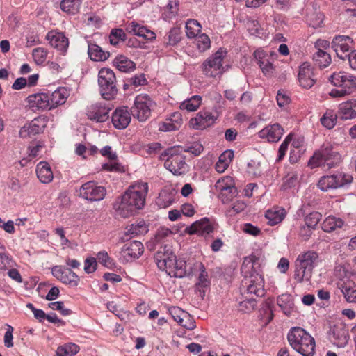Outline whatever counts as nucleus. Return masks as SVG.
Here are the masks:
<instances>
[{"label":"nucleus","instance_id":"72a5a7b5","mask_svg":"<svg viewBox=\"0 0 356 356\" xmlns=\"http://www.w3.org/2000/svg\"><path fill=\"white\" fill-rule=\"evenodd\" d=\"M286 216V211L283 208H273L266 212L265 217L268 220V224L273 226L281 222Z\"/></svg>","mask_w":356,"mask_h":356},{"label":"nucleus","instance_id":"4c0bfd02","mask_svg":"<svg viewBox=\"0 0 356 356\" xmlns=\"http://www.w3.org/2000/svg\"><path fill=\"white\" fill-rule=\"evenodd\" d=\"M313 60L315 65L320 68L327 67L331 63V56L326 51L318 49L314 55Z\"/></svg>","mask_w":356,"mask_h":356},{"label":"nucleus","instance_id":"c03bdc74","mask_svg":"<svg viewBox=\"0 0 356 356\" xmlns=\"http://www.w3.org/2000/svg\"><path fill=\"white\" fill-rule=\"evenodd\" d=\"M201 25L195 19H188L186 23V33L189 38H196L201 31Z\"/></svg>","mask_w":356,"mask_h":356},{"label":"nucleus","instance_id":"338daca9","mask_svg":"<svg viewBox=\"0 0 356 356\" xmlns=\"http://www.w3.org/2000/svg\"><path fill=\"white\" fill-rule=\"evenodd\" d=\"M13 327H11L10 325H8V327L4 334V339H3L4 345L7 348H11L13 346Z\"/></svg>","mask_w":356,"mask_h":356},{"label":"nucleus","instance_id":"ea45409f","mask_svg":"<svg viewBox=\"0 0 356 356\" xmlns=\"http://www.w3.org/2000/svg\"><path fill=\"white\" fill-rule=\"evenodd\" d=\"M201 103L202 97L200 95H194L181 102L179 107L181 110L195 111L200 107Z\"/></svg>","mask_w":356,"mask_h":356},{"label":"nucleus","instance_id":"c85d7f7f","mask_svg":"<svg viewBox=\"0 0 356 356\" xmlns=\"http://www.w3.org/2000/svg\"><path fill=\"white\" fill-rule=\"evenodd\" d=\"M69 95L70 92L67 88H58L49 95L51 108H55L59 105L65 104Z\"/></svg>","mask_w":356,"mask_h":356},{"label":"nucleus","instance_id":"a19ab883","mask_svg":"<svg viewBox=\"0 0 356 356\" xmlns=\"http://www.w3.org/2000/svg\"><path fill=\"white\" fill-rule=\"evenodd\" d=\"M343 225V222L341 218L334 216H328L322 224V229L325 232H330L337 228H341Z\"/></svg>","mask_w":356,"mask_h":356},{"label":"nucleus","instance_id":"39448f33","mask_svg":"<svg viewBox=\"0 0 356 356\" xmlns=\"http://www.w3.org/2000/svg\"><path fill=\"white\" fill-rule=\"evenodd\" d=\"M181 146H174L167 149L161 154L165 161V168L175 175H181L187 171L188 165Z\"/></svg>","mask_w":356,"mask_h":356},{"label":"nucleus","instance_id":"13d9d810","mask_svg":"<svg viewBox=\"0 0 356 356\" xmlns=\"http://www.w3.org/2000/svg\"><path fill=\"white\" fill-rule=\"evenodd\" d=\"M49 307L53 310L59 311L63 316H68L72 314L70 309L64 307V304L61 301L51 302L49 304Z\"/></svg>","mask_w":356,"mask_h":356},{"label":"nucleus","instance_id":"a211bd4d","mask_svg":"<svg viewBox=\"0 0 356 356\" xmlns=\"http://www.w3.org/2000/svg\"><path fill=\"white\" fill-rule=\"evenodd\" d=\"M213 229V225L210 220L208 218H203L187 227L185 232L190 235L197 234L206 237L211 234Z\"/></svg>","mask_w":356,"mask_h":356},{"label":"nucleus","instance_id":"4be33fe9","mask_svg":"<svg viewBox=\"0 0 356 356\" xmlns=\"http://www.w3.org/2000/svg\"><path fill=\"white\" fill-rule=\"evenodd\" d=\"M131 120V113L127 106L117 108L111 117L112 123L118 129H125L129 124Z\"/></svg>","mask_w":356,"mask_h":356},{"label":"nucleus","instance_id":"e2e57ef3","mask_svg":"<svg viewBox=\"0 0 356 356\" xmlns=\"http://www.w3.org/2000/svg\"><path fill=\"white\" fill-rule=\"evenodd\" d=\"M172 233V231L167 227H160L156 231V233L154 236V240L156 242L160 243L164 238L168 236Z\"/></svg>","mask_w":356,"mask_h":356},{"label":"nucleus","instance_id":"f257e3e1","mask_svg":"<svg viewBox=\"0 0 356 356\" xmlns=\"http://www.w3.org/2000/svg\"><path fill=\"white\" fill-rule=\"evenodd\" d=\"M147 191L148 185L146 182H137L130 186L113 204L117 215L128 218L137 210L141 209L144 207Z\"/></svg>","mask_w":356,"mask_h":356},{"label":"nucleus","instance_id":"09e8293b","mask_svg":"<svg viewBox=\"0 0 356 356\" xmlns=\"http://www.w3.org/2000/svg\"><path fill=\"white\" fill-rule=\"evenodd\" d=\"M334 179L333 175L323 176L318 183V187L323 191H327L329 189H335Z\"/></svg>","mask_w":356,"mask_h":356},{"label":"nucleus","instance_id":"37998d69","mask_svg":"<svg viewBox=\"0 0 356 356\" xmlns=\"http://www.w3.org/2000/svg\"><path fill=\"white\" fill-rule=\"evenodd\" d=\"M80 6V0H63L60 3L61 10L71 15L77 13L79 10Z\"/></svg>","mask_w":356,"mask_h":356},{"label":"nucleus","instance_id":"7ed1b4c3","mask_svg":"<svg viewBox=\"0 0 356 356\" xmlns=\"http://www.w3.org/2000/svg\"><path fill=\"white\" fill-rule=\"evenodd\" d=\"M318 261L319 255L316 251L308 250L300 254L294 264L293 277L296 282L300 283L304 280L308 281L312 277L314 268Z\"/></svg>","mask_w":356,"mask_h":356},{"label":"nucleus","instance_id":"cd10ccee","mask_svg":"<svg viewBox=\"0 0 356 356\" xmlns=\"http://www.w3.org/2000/svg\"><path fill=\"white\" fill-rule=\"evenodd\" d=\"M338 116L343 120L356 118V99H350L339 106Z\"/></svg>","mask_w":356,"mask_h":356},{"label":"nucleus","instance_id":"9d476101","mask_svg":"<svg viewBox=\"0 0 356 356\" xmlns=\"http://www.w3.org/2000/svg\"><path fill=\"white\" fill-rule=\"evenodd\" d=\"M106 195L105 187L98 185L95 181H88L79 188V196L90 202L100 201Z\"/></svg>","mask_w":356,"mask_h":356},{"label":"nucleus","instance_id":"aec40b11","mask_svg":"<svg viewBox=\"0 0 356 356\" xmlns=\"http://www.w3.org/2000/svg\"><path fill=\"white\" fill-rule=\"evenodd\" d=\"M217 119V116L213 115L208 111H201L195 118L190 120V126L195 129H204L213 124Z\"/></svg>","mask_w":356,"mask_h":356},{"label":"nucleus","instance_id":"49530a36","mask_svg":"<svg viewBox=\"0 0 356 356\" xmlns=\"http://www.w3.org/2000/svg\"><path fill=\"white\" fill-rule=\"evenodd\" d=\"M126 40V34L122 29H113L109 35L111 44L117 46L120 42Z\"/></svg>","mask_w":356,"mask_h":356},{"label":"nucleus","instance_id":"4468645a","mask_svg":"<svg viewBox=\"0 0 356 356\" xmlns=\"http://www.w3.org/2000/svg\"><path fill=\"white\" fill-rule=\"evenodd\" d=\"M52 275L60 282L71 286H76L79 282V277L70 268L63 266H55L51 268Z\"/></svg>","mask_w":356,"mask_h":356},{"label":"nucleus","instance_id":"b1692460","mask_svg":"<svg viewBox=\"0 0 356 356\" xmlns=\"http://www.w3.org/2000/svg\"><path fill=\"white\" fill-rule=\"evenodd\" d=\"M143 245L138 241H133L125 243L121 250L122 257L129 261L132 259L138 258L143 253Z\"/></svg>","mask_w":356,"mask_h":356},{"label":"nucleus","instance_id":"c756f323","mask_svg":"<svg viewBox=\"0 0 356 356\" xmlns=\"http://www.w3.org/2000/svg\"><path fill=\"white\" fill-rule=\"evenodd\" d=\"M277 304L284 314L289 316L294 310L295 305L293 297L288 293H284L277 297Z\"/></svg>","mask_w":356,"mask_h":356},{"label":"nucleus","instance_id":"680f3d73","mask_svg":"<svg viewBox=\"0 0 356 356\" xmlns=\"http://www.w3.org/2000/svg\"><path fill=\"white\" fill-rule=\"evenodd\" d=\"M97 259L94 257L88 258L84 262V270L86 273H92L97 269Z\"/></svg>","mask_w":356,"mask_h":356},{"label":"nucleus","instance_id":"7c9ffc66","mask_svg":"<svg viewBox=\"0 0 356 356\" xmlns=\"http://www.w3.org/2000/svg\"><path fill=\"white\" fill-rule=\"evenodd\" d=\"M36 174L39 180L44 184L50 183L54 178L51 169L46 162H40L37 165Z\"/></svg>","mask_w":356,"mask_h":356},{"label":"nucleus","instance_id":"5fc2aeb1","mask_svg":"<svg viewBox=\"0 0 356 356\" xmlns=\"http://www.w3.org/2000/svg\"><path fill=\"white\" fill-rule=\"evenodd\" d=\"M33 58L38 65L42 64L47 56V51L42 47H38L33 50Z\"/></svg>","mask_w":356,"mask_h":356},{"label":"nucleus","instance_id":"f03ea898","mask_svg":"<svg viewBox=\"0 0 356 356\" xmlns=\"http://www.w3.org/2000/svg\"><path fill=\"white\" fill-rule=\"evenodd\" d=\"M243 276L242 280L241 295L253 297L264 296V280L260 274V264L255 256L245 258L241 268Z\"/></svg>","mask_w":356,"mask_h":356},{"label":"nucleus","instance_id":"79ce46f5","mask_svg":"<svg viewBox=\"0 0 356 356\" xmlns=\"http://www.w3.org/2000/svg\"><path fill=\"white\" fill-rule=\"evenodd\" d=\"M80 348L79 346L74 343H67L63 346L58 347L56 350L57 356H72L76 355Z\"/></svg>","mask_w":356,"mask_h":356},{"label":"nucleus","instance_id":"393cba45","mask_svg":"<svg viewBox=\"0 0 356 356\" xmlns=\"http://www.w3.org/2000/svg\"><path fill=\"white\" fill-rule=\"evenodd\" d=\"M29 106L33 109L51 110L49 95L47 93H36L29 95L27 98Z\"/></svg>","mask_w":356,"mask_h":356},{"label":"nucleus","instance_id":"a878e982","mask_svg":"<svg viewBox=\"0 0 356 356\" xmlns=\"http://www.w3.org/2000/svg\"><path fill=\"white\" fill-rule=\"evenodd\" d=\"M313 76L314 72L311 65L308 63H304L300 67L298 73V80L300 86L305 88H312L315 83Z\"/></svg>","mask_w":356,"mask_h":356},{"label":"nucleus","instance_id":"6ab92c4d","mask_svg":"<svg viewBox=\"0 0 356 356\" xmlns=\"http://www.w3.org/2000/svg\"><path fill=\"white\" fill-rule=\"evenodd\" d=\"M353 43L351 38L347 35H337L332 41V48L337 56L341 60H345L347 54H349L350 44Z\"/></svg>","mask_w":356,"mask_h":356},{"label":"nucleus","instance_id":"f3484780","mask_svg":"<svg viewBox=\"0 0 356 356\" xmlns=\"http://www.w3.org/2000/svg\"><path fill=\"white\" fill-rule=\"evenodd\" d=\"M330 341L337 347H344L348 341V330L341 323L334 324L329 333Z\"/></svg>","mask_w":356,"mask_h":356},{"label":"nucleus","instance_id":"2f4dec72","mask_svg":"<svg viewBox=\"0 0 356 356\" xmlns=\"http://www.w3.org/2000/svg\"><path fill=\"white\" fill-rule=\"evenodd\" d=\"M88 54L94 61L106 60L110 56L108 51H104L99 46L90 42H88Z\"/></svg>","mask_w":356,"mask_h":356},{"label":"nucleus","instance_id":"58836bf2","mask_svg":"<svg viewBox=\"0 0 356 356\" xmlns=\"http://www.w3.org/2000/svg\"><path fill=\"white\" fill-rule=\"evenodd\" d=\"M244 299L238 302V310L243 313H250L256 307L255 298L249 295L243 296Z\"/></svg>","mask_w":356,"mask_h":356},{"label":"nucleus","instance_id":"6e6d98bb","mask_svg":"<svg viewBox=\"0 0 356 356\" xmlns=\"http://www.w3.org/2000/svg\"><path fill=\"white\" fill-rule=\"evenodd\" d=\"M183 321L181 320L179 324L183 327L192 330L195 328V321L194 318L188 313L185 312V315L183 316Z\"/></svg>","mask_w":356,"mask_h":356},{"label":"nucleus","instance_id":"20e7f679","mask_svg":"<svg viewBox=\"0 0 356 356\" xmlns=\"http://www.w3.org/2000/svg\"><path fill=\"white\" fill-rule=\"evenodd\" d=\"M291 347L302 356H313L315 351L314 339L304 329L296 327L288 334Z\"/></svg>","mask_w":356,"mask_h":356},{"label":"nucleus","instance_id":"8fccbe9b","mask_svg":"<svg viewBox=\"0 0 356 356\" xmlns=\"http://www.w3.org/2000/svg\"><path fill=\"white\" fill-rule=\"evenodd\" d=\"M195 42L200 51H205L209 49L211 46V41L208 35L206 34H200L196 37Z\"/></svg>","mask_w":356,"mask_h":356},{"label":"nucleus","instance_id":"423d86ee","mask_svg":"<svg viewBox=\"0 0 356 356\" xmlns=\"http://www.w3.org/2000/svg\"><path fill=\"white\" fill-rule=\"evenodd\" d=\"M341 156L330 144H325L322 146L321 150L316 152L309 159L308 165L312 168L318 166H323L327 169H330L339 164Z\"/></svg>","mask_w":356,"mask_h":356},{"label":"nucleus","instance_id":"473e14b6","mask_svg":"<svg viewBox=\"0 0 356 356\" xmlns=\"http://www.w3.org/2000/svg\"><path fill=\"white\" fill-rule=\"evenodd\" d=\"M126 229L125 234L129 236L131 238L144 235L147 234L149 230L148 225L143 220H140L130 225L127 227Z\"/></svg>","mask_w":356,"mask_h":356},{"label":"nucleus","instance_id":"603ef678","mask_svg":"<svg viewBox=\"0 0 356 356\" xmlns=\"http://www.w3.org/2000/svg\"><path fill=\"white\" fill-rule=\"evenodd\" d=\"M200 273L198 277V282L196 284V288L200 291L202 288H205L209 286V282L208 280V274L206 271L205 267L203 264H200Z\"/></svg>","mask_w":356,"mask_h":356},{"label":"nucleus","instance_id":"774afa93","mask_svg":"<svg viewBox=\"0 0 356 356\" xmlns=\"http://www.w3.org/2000/svg\"><path fill=\"white\" fill-rule=\"evenodd\" d=\"M128 82L134 86H144L146 83L147 80L145 75L141 74L129 79Z\"/></svg>","mask_w":356,"mask_h":356},{"label":"nucleus","instance_id":"f8f14e48","mask_svg":"<svg viewBox=\"0 0 356 356\" xmlns=\"http://www.w3.org/2000/svg\"><path fill=\"white\" fill-rule=\"evenodd\" d=\"M329 80L334 86L340 87L349 94L356 90V77L344 72L333 73Z\"/></svg>","mask_w":356,"mask_h":356},{"label":"nucleus","instance_id":"bf43d9fd","mask_svg":"<svg viewBox=\"0 0 356 356\" xmlns=\"http://www.w3.org/2000/svg\"><path fill=\"white\" fill-rule=\"evenodd\" d=\"M168 312L172 318L178 323L181 320L183 321V316L185 315V311L182 310L179 307H170L168 309Z\"/></svg>","mask_w":356,"mask_h":356},{"label":"nucleus","instance_id":"69168bd1","mask_svg":"<svg viewBox=\"0 0 356 356\" xmlns=\"http://www.w3.org/2000/svg\"><path fill=\"white\" fill-rule=\"evenodd\" d=\"M168 119L175 125L174 126L175 128L179 129L183 124L182 115L179 112L172 113Z\"/></svg>","mask_w":356,"mask_h":356},{"label":"nucleus","instance_id":"1a4fd4ad","mask_svg":"<svg viewBox=\"0 0 356 356\" xmlns=\"http://www.w3.org/2000/svg\"><path fill=\"white\" fill-rule=\"evenodd\" d=\"M226 55L227 51L220 48L215 54L209 56L202 65L204 74L209 77L222 75L224 72L222 61Z\"/></svg>","mask_w":356,"mask_h":356},{"label":"nucleus","instance_id":"3c124183","mask_svg":"<svg viewBox=\"0 0 356 356\" xmlns=\"http://www.w3.org/2000/svg\"><path fill=\"white\" fill-rule=\"evenodd\" d=\"M321 217L322 216L319 212L310 213L305 217V223L308 227L314 229L321 220Z\"/></svg>","mask_w":356,"mask_h":356},{"label":"nucleus","instance_id":"2eb2a0df","mask_svg":"<svg viewBox=\"0 0 356 356\" xmlns=\"http://www.w3.org/2000/svg\"><path fill=\"white\" fill-rule=\"evenodd\" d=\"M47 117L40 116L34 118L30 123L24 125L19 133L21 138H26L42 133L47 127Z\"/></svg>","mask_w":356,"mask_h":356},{"label":"nucleus","instance_id":"6e6552de","mask_svg":"<svg viewBox=\"0 0 356 356\" xmlns=\"http://www.w3.org/2000/svg\"><path fill=\"white\" fill-rule=\"evenodd\" d=\"M154 106V102L149 95L140 94L135 97L130 112L134 118L140 122H145L150 117Z\"/></svg>","mask_w":356,"mask_h":356},{"label":"nucleus","instance_id":"052dcab7","mask_svg":"<svg viewBox=\"0 0 356 356\" xmlns=\"http://www.w3.org/2000/svg\"><path fill=\"white\" fill-rule=\"evenodd\" d=\"M97 259L99 263L106 267H111L113 264V260L105 251L99 252L97 255Z\"/></svg>","mask_w":356,"mask_h":356},{"label":"nucleus","instance_id":"0e129e2a","mask_svg":"<svg viewBox=\"0 0 356 356\" xmlns=\"http://www.w3.org/2000/svg\"><path fill=\"white\" fill-rule=\"evenodd\" d=\"M243 231L253 236H259L261 234V229L251 223H245L243 225Z\"/></svg>","mask_w":356,"mask_h":356},{"label":"nucleus","instance_id":"dca6fc26","mask_svg":"<svg viewBox=\"0 0 356 356\" xmlns=\"http://www.w3.org/2000/svg\"><path fill=\"white\" fill-rule=\"evenodd\" d=\"M215 188L220 192V195L224 203L229 202L237 194V189L234 186L232 177L229 176L219 179L216 183Z\"/></svg>","mask_w":356,"mask_h":356},{"label":"nucleus","instance_id":"c9c22d12","mask_svg":"<svg viewBox=\"0 0 356 356\" xmlns=\"http://www.w3.org/2000/svg\"><path fill=\"white\" fill-rule=\"evenodd\" d=\"M113 63L121 72H127L135 69V63L123 55L116 56Z\"/></svg>","mask_w":356,"mask_h":356},{"label":"nucleus","instance_id":"de8ad7c7","mask_svg":"<svg viewBox=\"0 0 356 356\" xmlns=\"http://www.w3.org/2000/svg\"><path fill=\"white\" fill-rule=\"evenodd\" d=\"M336 121L337 115L334 114L333 111H327L321 118L322 125L328 129H331L334 127Z\"/></svg>","mask_w":356,"mask_h":356},{"label":"nucleus","instance_id":"5701e85b","mask_svg":"<svg viewBox=\"0 0 356 356\" xmlns=\"http://www.w3.org/2000/svg\"><path fill=\"white\" fill-rule=\"evenodd\" d=\"M46 38L52 47L63 54L66 52L69 46V41L63 33L51 31L47 33Z\"/></svg>","mask_w":356,"mask_h":356},{"label":"nucleus","instance_id":"a18cd8bd","mask_svg":"<svg viewBox=\"0 0 356 356\" xmlns=\"http://www.w3.org/2000/svg\"><path fill=\"white\" fill-rule=\"evenodd\" d=\"M332 175L334 179V184L335 188L343 187L346 184H350L353 181V177L350 174L338 172Z\"/></svg>","mask_w":356,"mask_h":356},{"label":"nucleus","instance_id":"ddd939ff","mask_svg":"<svg viewBox=\"0 0 356 356\" xmlns=\"http://www.w3.org/2000/svg\"><path fill=\"white\" fill-rule=\"evenodd\" d=\"M176 256L168 245L161 246L154 255V259L159 269L167 271L175 264Z\"/></svg>","mask_w":356,"mask_h":356},{"label":"nucleus","instance_id":"e433bc0d","mask_svg":"<svg viewBox=\"0 0 356 356\" xmlns=\"http://www.w3.org/2000/svg\"><path fill=\"white\" fill-rule=\"evenodd\" d=\"M341 291L349 302H356V284L353 281H347L341 285Z\"/></svg>","mask_w":356,"mask_h":356},{"label":"nucleus","instance_id":"412c9836","mask_svg":"<svg viewBox=\"0 0 356 356\" xmlns=\"http://www.w3.org/2000/svg\"><path fill=\"white\" fill-rule=\"evenodd\" d=\"M110 110L111 108L105 104L96 103L88 108L86 114L89 119L98 122H103L108 119Z\"/></svg>","mask_w":356,"mask_h":356},{"label":"nucleus","instance_id":"0eeeda50","mask_svg":"<svg viewBox=\"0 0 356 356\" xmlns=\"http://www.w3.org/2000/svg\"><path fill=\"white\" fill-rule=\"evenodd\" d=\"M98 83L100 93L105 99H113L118 93L116 77L113 71L109 68H102L98 74Z\"/></svg>","mask_w":356,"mask_h":356},{"label":"nucleus","instance_id":"864d4df0","mask_svg":"<svg viewBox=\"0 0 356 356\" xmlns=\"http://www.w3.org/2000/svg\"><path fill=\"white\" fill-rule=\"evenodd\" d=\"M298 183V174L296 172L289 173L284 179L282 188L284 189L291 188Z\"/></svg>","mask_w":356,"mask_h":356},{"label":"nucleus","instance_id":"4d7b16f0","mask_svg":"<svg viewBox=\"0 0 356 356\" xmlns=\"http://www.w3.org/2000/svg\"><path fill=\"white\" fill-rule=\"evenodd\" d=\"M183 154L184 152H189L193 154L194 156L200 155L204 149V147L202 144L199 143H194L188 147H182Z\"/></svg>","mask_w":356,"mask_h":356},{"label":"nucleus","instance_id":"9b49d317","mask_svg":"<svg viewBox=\"0 0 356 356\" xmlns=\"http://www.w3.org/2000/svg\"><path fill=\"white\" fill-rule=\"evenodd\" d=\"M276 56L274 52L268 54L262 49H257L254 52V58L265 76H271L274 74L275 68L273 62Z\"/></svg>","mask_w":356,"mask_h":356},{"label":"nucleus","instance_id":"bb28decb","mask_svg":"<svg viewBox=\"0 0 356 356\" xmlns=\"http://www.w3.org/2000/svg\"><path fill=\"white\" fill-rule=\"evenodd\" d=\"M284 129L279 124H274L264 128L259 132L261 138L266 139L268 142H277L283 135Z\"/></svg>","mask_w":356,"mask_h":356},{"label":"nucleus","instance_id":"f704fd0d","mask_svg":"<svg viewBox=\"0 0 356 356\" xmlns=\"http://www.w3.org/2000/svg\"><path fill=\"white\" fill-rule=\"evenodd\" d=\"M172 268H168L166 273L171 277H184L186 275V263L185 261L181 259H177L175 258V264H173Z\"/></svg>","mask_w":356,"mask_h":356}]
</instances>
